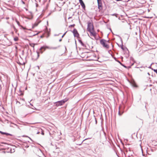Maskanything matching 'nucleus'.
Wrapping results in <instances>:
<instances>
[{
	"instance_id": "obj_1",
	"label": "nucleus",
	"mask_w": 157,
	"mask_h": 157,
	"mask_svg": "<svg viewBox=\"0 0 157 157\" xmlns=\"http://www.w3.org/2000/svg\"><path fill=\"white\" fill-rule=\"evenodd\" d=\"M107 41L105 39H102L100 40V43L102 45V46L106 48H109V45L105 43V42Z\"/></svg>"
},
{
	"instance_id": "obj_2",
	"label": "nucleus",
	"mask_w": 157,
	"mask_h": 157,
	"mask_svg": "<svg viewBox=\"0 0 157 157\" xmlns=\"http://www.w3.org/2000/svg\"><path fill=\"white\" fill-rule=\"evenodd\" d=\"M87 30L88 32H90L91 30H94L93 24L91 22H88L87 24Z\"/></svg>"
},
{
	"instance_id": "obj_3",
	"label": "nucleus",
	"mask_w": 157,
	"mask_h": 157,
	"mask_svg": "<svg viewBox=\"0 0 157 157\" xmlns=\"http://www.w3.org/2000/svg\"><path fill=\"white\" fill-rule=\"evenodd\" d=\"M66 101V100L65 101L64 100H62L57 101L55 103L56 104V106H59L62 105Z\"/></svg>"
},
{
	"instance_id": "obj_4",
	"label": "nucleus",
	"mask_w": 157,
	"mask_h": 157,
	"mask_svg": "<svg viewBox=\"0 0 157 157\" xmlns=\"http://www.w3.org/2000/svg\"><path fill=\"white\" fill-rule=\"evenodd\" d=\"M72 33L75 37H77V38H80L79 35L76 29H74Z\"/></svg>"
},
{
	"instance_id": "obj_5",
	"label": "nucleus",
	"mask_w": 157,
	"mask_h": 157,
	"mask_svg": "<svg viewBox=\"0 0 157 157\" xmlns=\"http://www.w3.org/2000/svg\"><path fill=\"white\" fill-rule=\"evenodd\" d=\"M98 4V8L99 10L102 9V6L101 0H97Z\"/></svg>"
},
{
	"instance_id": "obj_6",
	"label": "nucleus",
	"mask_w": 157,
	"mask_h": 157,
	"mask_svg": "<svg viewBox=\"0 0 157 157\" xmlns=\"http://www.w3.org/2000/svg\"><path fill=\"white\" fill-rule=\"evenodd\" d=\"M46 47H48V46H43L40 47L39 49V51H40V52H41V53H43V52L44 51L45 49L47 48Z\"/></svg>"
},
{
	"instance_id": "obj_7",
	"label": "nucleus",
	"mask_w": 157,
	"mask_h": 157,
	"mask_svg": "<svg viewBox=\"0 0 157 157\" xmlns=\"http://www.w3.org/2000/svg\"><path fill=\"white\" fill-rule=\"evenodd\" d=\"M78 41L81 44V45L83 47H86V45L82 42V40L80 39V38H78Z\"/></svg>"
},
{
	"instance_id": "obj_8",
	"label": "nucleus",
	"mask_w": 157,
	"mask_h": 157,
	"mask_svg": "<svg viewBox=\"0 0 157 157\" xmlns=\"http://www.w3.org/2000/svg\"><path fill=\"white\" fill-rule=\"evenodd\" d=\"M59 46H58V47H46L48 49H56L58 48H59Z\"/></svg>"
},
{
	"instance_id": "obj_9",
	"label": "nucleus",
	"mask_w": 157,
	"mask_h": 157,
	"mask_svg": "<svg viewBox=\"0 0 157 157\" xmlns=\"http://www.w3.org/2000/svg\"><path fill=\"white\" fill-rule=\"evenodd\" d=\"M1 133L2 134V135H5L6 136H12V135L10 134V133H7V132H1Z\"/></svg>"
},
{
	"instance_id": "obj_10",
	"label": "nucleus",
	"mask_w": 157,
	"mask_h": 157,
	"mask_svg": "<svg viewBox=\"0 0 157 157\" xmlns=\"http://www.w3.org/2000/svg\"><path fill=\"white\" fill-rule=\"evenodd\" d=\"M12 124V125H10V127H13L14 128H19L18 126L16 124H14V123H13Z\"/></svg>"
},
{
	"instance_id": "obj_11",
	"label": "nucleus",
	"mask_w": 157,
	"mask_h": 157,
	"mask_svg": "<svg viewBox=\"0 0 157 157\" xmlns=\"http://www.w3.org/2000/svg\"><path fill=\"white\" fill-rule=\"evenodd\" d=\"M40 21L38 22L37 23L36 22L35 23L34 25H33L32 28H34V27L37 26L38 24L40 22Z\"/></svg>"
},
{
	"instance_id": "obj_12",
	"label": "nucleus",
	"mask_w": 157,
	"mask_h": 157,
	"mask_svg": "<svg viewBox=\"0 0 157 157\" xmlns=\"http://www.w3.org/2000/svg\"><path fill=\"white\" fill-rule=\"evenodd\" d=\"M81 5L82 6V8L83 9H85V5L84 3L83 2H81L80 3Z\"/></svg>"
},
{
	"instance_id": "obj_13",
	"label": "nucleus",
	"mask_w": 157,
	"mask_h": 157,
	"mask_svg": "<svg viewBox=\"0 0 157 157\" xmlns=\"http://www.w3.org/2000/svg\"><path fill=\"white\" fill-rule=\"evenodd\" d=\"M93 30H91L90 31V32H89L92 35L94 36H96V33L94 32H92V31Z\"/></svg>"
},
{
	"instance_id": "obj_14",
	"label": "nucleus",
	"mask_w": 157,
	"mask_h": 157,
	"mask_svg": "<svg viewBox=\"0 0 157 157\" xmlns=\"http://www.w3.org/2000/svg\"><path fill=\"white\" fill-rule=\"evenodd\" d=\"M15 21H16V22L17 23V24L19 26H21V25H20V23L18 21H17V19H15Z\"/></svg>"
},
{
	"instance_id": "obj_15",
	"label": "nucleus",
	"mask_w": 157,
	"mask_h": 157,
	"mask_svg": "<svg viewBox=\"0 0 157 157\" xmlns=\"http://www.w3.org/2000/svg\"><path fill=\"white\" fill-rule=\"evenodd\" d=\"M120 107H119V112H118V114L120 115V116H121V115H122V114L123 113V112H122L121 113V112H120Z\"/></svg>"
},
{
	"instance_id": "obj_16",
	"label": "nucleus",
	"mask_w": 157,
	"mask_h": 157,
	"mask_svg": "<svg viewBox=\"0 0 157 157\" xmlns=\"http://www.w3.org/2000/svg\"><path fill=\"white\" fill-rule=\"evenodd\" d=\"M18 40V38L17 37H14V40L15 41H17Z\"/></svg>"
},
{
	"instance_id": "obj_17",
	"label": "nucleus",
	"mask_w": 157,
	"mask_h": 157,
	"mask_svg": "<svg viewBox=\"0 0 157 157\" xmlns=\"http://www.w3.org/2000/svg\"><path fill=\"white\" fill-rule=\"evenodd\" d=\"M46 29L47 30L46 31H47V34H48L47 37H48L49 36V32H48V28H46Z\"/></svg>"
},
{
	"instance_id": "obj_18",
	"label": "nucleus",
	"mask_w": 157,
	"mask_h": 157,
	"mask_svg": "<svg viewBox=\"0 0 157 157\" xmlns=\"http://www.w3.org/2000/svg\"><path fill=\"white\" fill-rule=\"evenodd\" d=\"M23 136L24 137H27L29 138L32 142H33V141L32 140V139L30 137H29L28 136H27L24 135V136Z\"/></svg>"
},
{
	"instance_id": "obj_19",
	"label": "nucleus",
	"mask_w": 157,
	"mask_h": 157,
	"mask_svg": "<svg viewBox=\"0 0 157 157\" xmlns=\"http://www.w3.org/2000/svg\"><path fill=\"white\" fill-rule=\"evenodd\" d=\"M112 16H115L116 17H117L118 14L117 13H114L111 15Z\"/></svg>"
},
{
	"instance_id": "obj_20",
	"label": "nucleus",
	"mask_w": 157,
	"mask_h": 157,
	"mask_svg": "<svg viewBox=\"0 0 157 157\" xmlns=\"http://www.w3.org/2000/svg\"><path fill=\"white\" fill-rule=\"evenodd\" d=\"M121 65L123 66V67H124L125 68H128V67H127L126 66H125V65H124V64H123V63H121Z\"/></svg>"
},
{
	"instance_id": "obj_21",
	"label": "nucleus",
	"mask_w": 157,
	"mask_h": 157,
	"mask_svg": "<svg viewBox=\"0 0 157 157\" xmlns=\"http://www.w3.org/2000/svg\"><path fill=\"white\" fill-rule=\"evenodd\" d=\"M30 45L32 47H34V44H33V43H32V44H30Z\"/></svg>"
},
{
	"instance_id": "obj_22",
	"label": "nucleus",
	"mask_w": 157,
	"mask_h": 157,
	"mask_svg": "<svg viewBox=\"0 0 157 157\" xmlns=\"http://www.w3.org/2000/svg\"><path fill=\"white\" fill-rule=\"evenodd\" d=\"M121 49L122 50H124V47H123V45L122 44L121 46Z\"/></svg>"
},
{
	"instance_id": "obj_23",
	"label": "nucleus",
	"mask_w": 157,
	"mask_h": 157,
	"mask_svg": "<svg viewBox=\"0 0 157 157\" xmlns=\"http://www.w3.org/2000/svg\"><path fill=\"white\" fill-rule=\"evenodd\" d=\"M13 27L14 29V31H17V29L14 26H13Z\"/></svg>"
},
{
	"instance_id": "obj_24",
	"label": "nucleus",
	"mask_w": 157,
	"mask_h": 157,
	"mask_svg": "<svg viewBox=\"0 0 157 157\" xmlns=\"http://www.w3.org/2000/svg\"><path fill=\"white\" fill-rule=\"evenodd\" d=\"M67 32V31L64 33V34L62 36V38H63L64 37V36H65Z\"/></svg>"
},
{
	"instance_id": "obj_25",
	"label": "nucleus",
	"mask_w": 157,
	"mask_h": 157,
	"mask_svg": "<svg viewBox=\"0 0 157 157\" xmlns=\"http://www.w3.org/2000/svg\"><path fill=\"white\" fill-rule=\"evenodd\" d=\"M116 61H117V62H118L120 64H121V63H122L121 62L119 61L118 60H115Z\"/></svg>"
},
{
	"instance_id": "obj_26",
	"label": "nucleus",
	"mask_w": 157,
	"mask_h": 157,
	"mask_svg": "<svg viewBox=\"0 0 157 157\" xmlns=\"http://www.w3.org/2000/svg\"><path fill=\"white\" fill-rule=\"evenodd\" d=\"M153 70L157 74V69H154Z\"/></svg>"
},
{
	"instance_id": "obj_27",
	"label": "nucleus",
	"mask_w": 157,
	"mask_h": 157,
	"mask_svg": "<svg viewBox=\"0 0 157 157\" xmlns=\"http://www.w3.org/2000/svg\"><path fill=\"white\" fill-rule=\"evenodd\" d=\"M75 24H73V25H70L69 26V27H74L75 26Z\"/></svg>"
},
{
	"instance_id": "obj_28",
	"label": "nucleus",
	"mask_w": 157,
	"mask_h": 157,
	"mask_svg": "<svg viewBox=\"0 0 157 157\" xmlns=\"http://www.w3.org/2000/svg\"><path fill=\"white\" fill-rule=\"evenodd\" d=\"M20 27H21V28H22L23 29H25V27H23V26H22V25H21V26H20Z\"/></svg>"
},
{
	"instance_id": "obj_29",
	"label": "nucleus",
	"mask_w": 157,
	"mask_h": 157,
	"mask_svg": "<svg viewBox=\"0 0 157 157\" xmlns=\"http://www.w3.org/2000/svg\"><path fill=\"white\" fill-rule=\"evenodd\" d=\"M36 52L37 53V56L38 57L39 56V52H37V51Z\"/></svg>"
},
{
	"instance_id": "obj_30",
	"label": "nucleus",
	"mask_w": 157,
	"mask_h": 157,
	"mask_svg": "<svg viewBox=\"0 0 157 157\" xmlns=\"http://www.w3.org/2000/svg\"><path fill=\"white\" fill-rule=\"evenodd\" d=\"M94 119H95V123L96 124H97V120L95 118H94Z\"/></svg>"
},
{
	"instance_id": "obj_31",
	"label": "nucleus",
	"mask_w": 157,
	"mask_h": 157,
	"mask_svg": "<svg viewBox=\"0 0 157 157\" xmlns=\"http://www.w3.org/2000/svg\"><path fill=\"white\" fill-rule=\"evenodd\" d=\"M24 145L25 146V145ZM29 147V145H25V147H26V148H28Z\"/></svg>"
},
{
	"instance_id": "obj_32",
	"label": "nucleus",
	"mask_w": 157,
	"mask_h": 157,
	"mask_svg": "<svg viewBox=\"0 0 157 157\" xmlns=\"http://www.w3.org/2000/svg\"><path fill=\"white\" fill-rule=\"evenodd\" d=\"M79 2L80 3L83 2V1L82 0H79Z\"/></svg>"
},
{
	"instance_id": "obj_33",
	"label": "nucleus",
	"mask_w": 157,
	"mask_h": 157,
	"mask_svg": "<svg viewBox=\"0 0 157 157\" xmlns=\"http://www.w3.org/2000/svg\"><path fill=\"white\" fill-rule=\"evenodd\" d=\"M33 18V17H28L27 19L29 20H31Z\"/></svg>"
},
{
	"instance_id": "obj_34",
	"label": "nucleus",
	"mask_w": 157,
	"mask_h": 157,
	"mask_svg": "<svg viewBox=\"0 0 157 157\" xmlns=\"http://www.w3.org/2000/svg\"><path fill=\"white\" fill-rule=\"evenodd\" d=\"M27 106L28 107H29V108H32V109H34V108H31V107H30V106H29V105H27Z\"/></svg>"
},
{
	"instance_id": "obj_35",
	"label": "nucleus",
	"mask_w": 157,
	"mask_h": 157,
	"mask_svg": "<svg viewBox=\"0 0 157 157\" xmlns=\"http://www.w3.org/2000/svg\"><path fill=\"white\" fill-rule=\"evenodd\" d=\"M29 105H31L32 106H33V104H32L30 103V102H29Z\"/></svg>"
},
{
	"instance_id": "obj_36",
	"label": "nucleus",
	"mask_w": 157,
	"mask_h": 157,
	"mask_svg": "<svg viewBox=\"0 0 157 157\" xmlns=\"http://www.w3.org/2000/svg\"><path fill=\"white\" fill-rule=\"evenodd\" d=\"M44 37V36L43 35H41L40 36V37L41 38H43Z\"/></svg>"
},
{
	"instance_id": "obj_37",
	"label": "nucleus",
	"mask_w": 157,
	"mask_h": 157,
	"mask_svg": "<svg viewBox=\"0 0 157 157\" xmlns=\"http://www.w3.org/2000/svg\"><path fill=\"white\" fill-rule=\"evenodd\" d=\"M41 134H42V135H44V132L43 131H42L41 132Z\"/></svg>"
},
{
	"instance_id": "obj_38",
	"label": "nucleus",
	"mask_w": 157,
	"mask_h": 157,
	"mask_svg": "<svg viewBox=\"0 0 157 157\" xmlns=\"http://www.w3.org/2000/svg\"><path fill=\"white\" fill-rule=\"evenodd\" d=\"M38 33H36V34H33V36H35V35H36L38 34Z\"/></svg>"
},
{
	"instance_id": "obj_39",
	"label": "nucleus",
	"mask_w": 157,
	"mask_h": 157,
	"mask_svg": "<svg viewBox=\"0 0 157 157\" xmlns=\"http://www.w3.org/2000/svg\"><path fill=\"white\" fill-rule=\"evenodd\" d=\"M141 96H140V98H139V100L140 101L141 100Z\"/></svg>"
},
{
	"instance_id": "obj_40",
	"label": "nucleus",
	"mask_w": 157,
	"mask_h": 157,
	"mask_svg": "<svg viewBox=\"0 0 157 157\" xmlns=\"http://www.w3.org/2000/svg\"><path fill=\"white\" fill-rule=\"evenodd\" d=\"M117 1H123L122 0H116Z\"/></svg>"
},
{
	"instance_id": "obj_41",
	"label": "nucleus",
	"mask_w": 157,
	"mask_h": 157,
	"mask_svg": "<svg viewBox=\"0 0 157 157\" xmlns=\"http://www.w3.org/2000/svg\"><path fill=\"white\" fill-rule=\"evenodd\" d=\"M6 19H7V20H8V19H9V17H6Z\"/></svg>"
},
{
	"instance_id": "obj_42",
	"label": "nucleus",
	"mask_w": 157,
	"mask_h": 157,
	"mask_svg": "<svg viewBox=\"0 0 157 157\" xmlns=\"http://www.w3.org/2000/svg\"><path fill=\"white\" fill-rule=\"evenodd\" d=\"M62 39H60L59 40V42H60V41H62Z\"/></svg>"
},
{
	"instance_id": "obj_43",
	"label": "nucleus",
	"mask_w": 157,
	"mask_h": 157,
	"mask_svg": "<svg viewBox=\"0 0 157 157\" xmlns=\"http://www.w3.org/2000/svg\"><path fill=\"white\" fill-rule=\"evenodd\" d=\"M131 68V66H129L128 67V69H129V68Z\"/></svg>"
},
{
	"instance_id": "obj_44",
	"label": "nucleus",
	"mask_w": 157,
	"mask_h": 157,
	"mask_svg": "<svg viewBox=\"0 0 157 157\" xmlns=\"http://www.w3.org/2000/svg\"><path fill=\"white\" fill-rule=\"evenodd\" d=\"M59 35H56V34H55L54 35V36H58Z\"/></svg>"
},
{
	"instance_id": "obj_45",
	"label": "nucleus",
	"mask_w": 157,
	"mask_h": 157,
	"mask_svg": "<svg viewBox=\"0 0 157 157\" xmlns=\"http://www.w3.org/2000/svg\"><path fill=\"white\" fill-rule=\"evenodd\" d=\"M50 14H51V13H49L48 14V16L50 15Z\"/></svg>"
},
{
	"instance_id": "obj_46",
	"label": "nucleus",
	"mask_w": 157,
	"mask_h": 157,
	"mask_svg": "<svg viewBox=\"0 0 157 157\" xmlns=\"http://www.w3.org/2000/svg\"><path fill=\"white\" fill-rule=\"evenodd\" d=\"M141 150H142V154H143V150H142V149H141Z\"/></svg>"
},
{
	"instance_id": "obj_47",
	"label": "nucleus",
	"mask_w": 157,
	"mask_h": 157,
	"mask_svg": "<svg viewBox=\"0 0 157 157\" xmlns=\"http://www.w3.org/2000/svg\"><path fill=\"white\" fill-rule=\"evenodd\" d=\"M149 68H151V66L149 67Z\"/></svg>"
},
{
	"instance_id": "obj_48",
	"label": "nucleus",
	"mask_w": 157,
	"mask_h": 157,
	"mask_svg": "<svg viewBox=\"0 0 157 157\" xmlns=\"http://www.w3.org/2000/svg\"><path fill=\"white\" fill-rule=\"evenodd\" d=\"M71 18V17H69L68 18V19H70V18Z\"/></svg>"
},
{
	"instance_id": "obj_49",
	"label": "nucleus",
	"mask_w": 157,
	"mask_h": 157,
	"mask_svg": "<svg viewBox=\"0 0 157 157\" xmlns=\"http://www.w3.org/2000/svg\"><path fill=\"white\" fill-rule=\"evenodd\" d=\"M147 74L148 75H149V72H148L147 73Z\"/></svg>"
},
{
	"instance_id": "obj_50",
	"label": "nucleus",
	"mask_w": 157,
	"mask_h": 157,
	"mask_svg": "<svg viewBox=\"0 0 157 157\" xmlns=\"http://www.w3.org/2000/svg\"><path fill=\"white\" fill-rule=\"evenodd\" d=\"M34 109H35V110H36V109L35 107H34Z\"/></svg>"
},
{
	"instance_id": "obj_51",
	"label": "nucleus",
	"mask_w": 157,
	"mask_h": 157,
	"mask_svg": "<svg viewBox=\"0 0 157 157\" xmlns=\"http://www.w3.org/2000/svg\"><path fill=\"white\" fill-rule=\"evenodd\" d=\"M107 41V42H109V40H108V41Z\"/></svg>"
},
{
	"instance_id": "obj_52",
	"label": "nucleus",
	"mask_w": 157,
	"mask_h": 157,
	"mask_svg": "<svg viewBox=\"0 0 157 157\" xmlns=\"http://www.w3.org/2000/svg\"><path fill=\"white\" fill-rule=\"evenodd\" d=\"M128 157H131V156H130V155H129L128 156Z\"/></svg>"
},
{
	"instance_id": "obj_53",
	"label": "nucleus",
	"mask_w": 157,
	"mask_h": 157,
	"mask_svg": "<svg viewBox=\"0 0 157 157\" xmlns=\"http://www.w3.org/2000/svg\"><path fill=\"white\" fill-rule=\"evenodd\" d=\"M65 48L66 50V46H65Z\"/></svg>"
},
{
	"instance_id": "obj_54",
	"label": "nucleus",
	"mask_w": 157,
	"mask_h": 157,
	"mask_svg": "<svg viewBox=\"0 0 157 157\" xmlns=\"http://www.w3.org/2000/svg\"><path fill=\"white\" fill-rule=\"evenodd\" d=\"M39 133V132H38L37 133V134H38V133Z\"/></svg>"
},
{
	"instance_id": "obj_55",
	"label": "nucleus",
	"mask_w": 157,
	"mask_h": 157,
	"mask_svg": "<svg viewBox=\"0 0 157 157\" xmlns=\"http://www.w3.org/2000/svg\"><path fill=\"white\" fill-rule=\"evenodd\" d=\"M145 108H146V105H145Z\"/></svg>"
},
{
	"instance_id": "obj_56",
	"label": "nucleus",
	"mask_w": 157,
	"mask_h": 157,
	"mask_svg": "<svg viewBox=\"0 0 157 157\" xmlns=\"http://www.w3.org/2000/svg\"><path fill=\"white\" fill-rule=\"evenodd\" d=\"M1 132H2L1 131H0V133H1Z\"/></svg>"
},
{
	"instance_id": "obj_57",
	"label": "nucleus",
	"mask_w": 157,
	"mask_h": 157,
	"mask_svg": "<svg viewBox=\"0 0 157 157\" xmlns=\"http://www.w3.org/2000/svg\"><path fill=\"white\" fill-rule=\"evenodd\" d=\"M23 64H25V63H23Z\"/></svg>"
}]
</instances>
